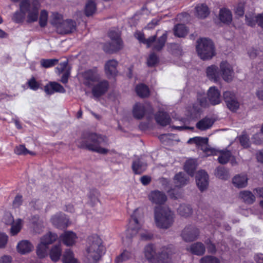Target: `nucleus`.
<instances>
[{"label":"nucleus","mask_w":263,"mask_h":263,"mask_svg":"<svg viewBox=\"0 0 263 263\" xmlns=\"http://www.w3.org/2000/svg\"><path fill=\"white\" fill-rule=\"evenodd\" d=\"M145 110V107L143 104L137 103L133 107V116L137 119H141L144 117Z\"/></svg>","instance_id":"obj_30"},{"label":"nucleus","mask_w":263,"mask_h":263,"mask_svg":"<svg viewBox=\"0 0 263 263\" xmlns=\"http://www.w3.org/2000/svg\"><path fill=\"white\" fill-rule=\"evenodd\" d=\"M148 199L154 204L161 205L166 202L167 197L163 192L155 190L149 194Z\"/></svg>","instance_id":"obj_17"},{"label":"nucleus","mask_w":263,"mask_h":263,"mask_svg":"<svg viewBox=\"0 0 263 263\" xmlns=\"http://www.w3.org/2000/svg\"><path fill=\"white\" fill-rule=\"evenodd\" d=\"M199 235V230L193 226L185 227L182 231L181 237L186 242H190L195 240Z\"/></svg>","instance_id":"obj_15"},{"label":"nucleus","mask_w":263,"mask_h":263,"mask_svg":"<svg viewBox=\"0 0 263 263\" xmlns=\"http://www.w3.org/2000/svg\"><path fill=\"white\" fill-rule=\"evenodd\" d=\"M59 60L56 59H44L41 60L40 63L42 67L47 68L54 66L58 63Z\"/></svg>","instance_id":"obj_52"},{"label":"nucleus","mask_w":263,"mask_h":263,"mask_svg":"<svg viewBox=\"0 0 263 263\" xmlns=\"http://www.w3.org/2000/svg\"><path fill=\"white\" fill-rule=\"evenodd\" d=\"M83 77L85 79V84L89 86L92 85L93 83L98 81L100 79V76L96 69L85 71Z\"/></svg>","instance_id":"obj_19"},{"label":"nucleus","mask_w":263,"mask_h":263,"mask_svg":"<svg viewBox=\"0 0 263 263\" xmlns=\"http://www.w3.org/2000/svg\"><path fill=\"white\" fill-rule=\"evenodd\" d=\"M54 92H58L61 93L65 92V90L64 87L60 84L56 82H51Z\"/></svg>","instance_id":"obj_63"},{"label":"nucleus","mask_w":263,"mask_h":263,"mask_svg":"<svg viewBox=\"0 0 263 263\" xmlns=\"http://www.w3.org/2000/svg\"><path fill=\"white\" fill-rule=\"evenodd\" d=\"M207 95L211 104L215 105L220 103V92L216 87H210L208 91Z\"/></svg>","instance_id":"obj_20"},{"label":"nucleus","mask_w":263,"mask_h":263,"mask_svg":"<svg viewBox=\"0 0 263 263\" xmlns=\"http://www.w3.org/2000/svg\"><path fill=\"white\" fill-rule=\"evenodd\" d=\"M196 161L195 159H191L187 160L184 165V170L187 174L193 176L194 171L196 168Z\"/></svg>","instance_id":"obj_43"},{"label":"nucleus","mask_w":263,"mask_h":263,"mask_svg":"<svg viewBox=\"0 0 263 263\" xmlns=\"http://www.w3.org/2000/svg\"><path fill=\"white\" fill-rule=\"evenodd\" d=\"M68 65L67 61H65L63 62H61L58 66L57 67V70L58 71L59 73H60L63 72H66L67 70Z\"/></svg>","instance_id":"obj_61"},{"label":"nucleus","mask_w":263,"mask_h":263,"mask_svg":"<svg viewBox=\"0 0 263 263\" xmlns=\"http://www.w3.org/2000/svg\"><path fill=\"white\" fill-rule=\"evenodd\" d=\"M4 222L6 224L10 225L14 221V218L10 213H6L3 218Z\"/></svg>","instance_id":"obj_59"},{"label":"nucleus","mask_w":263,"mask_h":263,"mask_svg":"<svg viewBox=\"0 0 263 263\" xmlns=\"http://www.w3.org/2000/svg\"><path fill=\"white\" fill-rule=\"evenodd\" d=\"M196 49L199 56L203 60L210 59L215 55L213 43L209 39L204 38L199 40Z\"/></svg>","instance_id":"obj_7"},{"label":"nucleus","mask_w":263,"mask_h":263,"mask_svg":"<svg viewBox=\"0 0 263 263\" xmlns=\"http://www.w3.org/2000/svg\"><path fill=\"white\" fill-rule=\"evenodd\" d=\"M199 262L200 263H220V260L215 256L206 255L200 258Z\"/></svg>","instance_id":"obj_53"},{"label":"nucleus","mask_w":263,"mask_h":263,"mask_svg":"<svg viewBox=\"0 0 263 263\" xmlns=\"http://www.w3.org/2000/svg\"><path fill=\"white\" fill-rule=\"evenodd\" d=\"M220 76L226 82H230L232 80L234 72L232 66L227 61H222L220 65Z\"/></svg>","instance_id":"obj_12"},{"label":"nucleus","mask_w":263,"mask_h":263,"mask_svg":"<svg viewBox=\"0 0 263 263\" xmlns=\"http://www.w3.org/2000/svg\"><path fill=\"white\" fill-rule=\"evenodd\" d=\"M146 163L141 158H138L133 161L132 169L136 174H140L146 170Z\"/></svg>","instance_id":"obj_26"},{"label":"nucleus","mask_w":263,"mask_h":263,"mask_svg":"<svg viewBox=\"0 0 263 263\" xmlns=\"http://www.w3.org/2000/svg\"><path fill=\"white\" fill-rule=\"evenodd\" d=\"M175 215L167 206H156L154 210V219L157 227L167 229L174 221Z\"/></svg>","instance_id":"obj_4"},{"label":"nucleus","mask_w":263,"mask_h":263,"mask_svg":"<svg viewBox=\"0 0 263 263\" xmlns=\"http://www.w3.org/2000/svg\"><path fill=\"white\" fill-rule=\"evenodd\" d=\"M63 263H79L77 260L74 258L73 252L70 249H67L63 257Z\"/></svg>","instance_id":"obj_47"},{"label":"nucleus","mask_w":263,"mask_h":263,"mask_svg":"<svg viewBox=\"0 0 263 263\" xmlns=\"http://www.w3.org/2000/svg\"><path fill=\"white\" fill-rule=\"evenodd\" d=\"M239 142L244 148H247L249 146L250 141L249 138L246 135H243L239 138Z\"/></svg>","instance_id":"obj_56"},{"label":"nucleus","mask_w":263,"mask_h":263,"mask_svg":"<svg viewBox=\"0 0 263 263\" xmlns=\"http://www.w3.org/2000/svg\"><path fill=\"white\" fill-rule=\"evenodd\" d=\"M206 73L208 78L214 82H217L220 79V73L217 66L213 65L209 66Z\"/></svg>","instance_id":"obj_23"},{"label":"nucleus","mask_w":263,"mask_h":263,"mask_svg":"<svg viewBox=\"0 0 263 263\" xmlns=\"http://www.w3.org/2000/svg\"><path fill=\"white\" fill-rule=\"evenodd\" d=\"M223 97L228 107L232 111L236 110L239 107V103L237 101L233 92L226 91L223 92Z\"/></svg>","instance_id":"obj_14"},{"label":"nucleus","mask_w":263,"mask_h":263,"mask_svg":"<svg viewBox=\"0 0 263 263\" xmlns=\"http://www.w3.org/2000/svg\"><path fill=\"white\" fill-rule=\"evenodd\" d=\"M8 236L4 233L0 232V248H4L8 241Z\"/></svg>","instance_id":"obj_60"},{"label":"nucleus","mask_w":263,"mask_h":263,"mask_svg":"<svg viewBox=\"0 0 263 263\" xmlns=\"http://www.w3.org/2000/svg\"><path fill=\"white\" fill-rule=\"evenodd\" d=\"M80 146L100 154L105 155L109 150L105 147L108 145L106 137L96 133H90L87 137L82 139Z\"/></svg>","instance_id":"obj_2"},{"label":"nucleus","mask_w":263,"mask_h":263,"mask_svg":"<svg viewBox=\"0 0 263 263\" xmlns=\"http://www.w3.org/2000/svg\"><path fill=\"white\" fill-rule=\"evenodd\" d=\"M135 37L140 42L145 44L147 45V47H150L152 43L155 41V39L156 37V35H153L149 37L147 39L144 38L143 33L141 32H137L135 34Z\"/></svg>","instance_id":"obj_34"},{"label":"nucleus","mask_w":263,"mask_h":263,"mask_svg":"<svg viewBox=\"0 0 263 263\" xmlns=\"http://www.w3.org/2000/svg\"><path fill=\"white\" fill-rule=\"evenodd\" d=\"M232 182L234 186L238 188H242L248 184V177L245 174L237 175L233 178Z\"/></svg>","instance_id":"obj_27"},{"label":"nucleus","mask_w":263,"mask_h":263,"mask_svg":"<svg viewBox=\"0 0 263 263\" xmlns=\"http://www.w3.org/2000/svg\"><path fill=\"white\" fill-rule=\"evenodd\" d=\"M136 91L137 95L141 98L146 97L149 95V89L148 87L142 84L137 86Z\"/></svg>","instance_id":"obj_49"},{"label":"nucleus","mask_w":263,"mask_h":263,"mask_svg":"<svg viewBox=\"0 0 263 263\" xmlns=\"http://www.w3.org/2000/svg\"><path fill=\"white\" fill-rule=\"evenodd\" d=\"M52 23L57 24L61 23L62 17L61 14L55 13L52 14Z\"/></svg>","instance_id":"obj_64"},{"label":"nucleus","mask_w":263,"mask_h":263,"mask_svg":"<svg viewBox=\"0 0 263 263\" xmlns=\"http://www.w3.org/2000/svg\"><path fill=\"white\" fill-rule=\"evenodd\" d=\"M132 257V253L127 250L123 251L116 258L117 263L125 262Z\"/></svg>","instance_id":"obj_51"},{"label":"nucleus","mask_w":263,"mask_h":263,"mask_svg":"<svg viewBox=\"0 0 263 263\" xmlns=\"http://www.w3.org/2000/svg\"><path fill=\"white\" fill-rule=\"evenodd\" d=\"M48 19V13L45 10H42L41 12L39 23L41 27H44L46 25Z\"/></svg>","instance_id":"obj_54"},{"label":"nucleus","mask_w":263,"mask_h":263,"mask_svg":"<svg viewBox=\"0 0 263 263\" xmlns=\"http://www.w3.org/2000/svg\"><path fill=\"white\" fill-rule=\"evenodd\" d=\"M136 213L137 210L131 216L128 228L125 232L126 238L129 239L139 234L142 240H148L151 239L153 236L152 233L142 228L141 223L138 221L136 216Z\"/></svg>","instance_id":"obj_5"},{"label":"nucleus","mask_w":263,"mask_h":263,"mask_svg":"<svg viewBox=\"0 0 263 263\" xmlns=\"http://www.w3.org/2000/svg\"><path fill=\"white\" fill-rule=\"evenodd\" d=\"M258 17L257 15H246V23L247 24L250 26H254L257 23L256 21V18Z\"/></svg>","instance_id":"obj_58"},{"label":"nucleus","mask_w":263,"mask_h":263,"mask_svg":"<svg viewBox=\"0 0 263 263\" xmlns=\"http://www.w3.org/2000/svg\"><path fill=\"white\" fill-rule=\"evenodd\" d=\"M96 11V4L92 1H88L86 4L85 13L89 16L93 15Z\"/></svg>","instance_id":"obj_48"},{"label":"nucleus","mask_w":263,"mask_h":263,"mask_svg":"<svg viewBox=\"0 0 263 263\" xmlns=\"http://www.w3.org/2000/svg\"><path fill=\"white\" fill-rule=\"evenodd\" d=\"M16 248L20 253L25 254L30 253L33 250V246L28 240H23L18 243Z\"/></svg>","instance_id":"obj_24"},{"label":"nucleus","mask_w":263,"mask_h":263,"mask_svg":"<svg viewBox=\"0 0 263 263\" xmlns=\"http://www.w3.org/2000/svg\"><path fill=\"white\" fill-rule=\"evenodd\" d=\"M219 153L218 161L222 164L227 163L232 156L231 152L227 149L219 151Z\"/></svg>","instance_id":"obj_35"},{"label":"nucleus","mask_w":263,"mask_h":263,"mask_svg":"<svg viewBox=\"0 0 263 263\" xmlns=\"http://www.w3.org/2000/svg\"><path fill=\"white\" fill-rule=\"evenodd\" d=\"M48 250L49 246L40 242L36 248V254L40 258H45L48 255Z\"/></svg>","instance_id":"obj_44"},{"label":"nucleus","mask_w":263,"mask_h":263,"mask_svg":"<svg viewBox=\"0 0 263 263\" xmlns=\"http://www.w3.org/2000/svg\"><path fill=\"white\" fill-rule=\"evenodd\" d=\"M118 62L115 60L108 61L105 65V73L108 77H115L116 76L118 71L117 67Z\"/></svg>","instance_id":"obj_22"},{"label":"nucleus","mask_w":263,"mask_h":263,"mask_svg":"<svg viewBox=\"0 0 263 263\" xmlns=\"http://www.w3.org/2000/svg\"><path fill=\"white\" fill-rule=\"evenodd\" d=\"M170 252L165 247L158 248L152 244L146 246L144 249L145 257L151 263H171Z\"/></svg>","instance_id":"obj_3"},{"label":"nucleus","mask_w":263,"mask_h":263,"mask_svg":"<svg viewBox=\"0 0 263 263\" xmlns=\"http://www.w3.org/2000/svg\"><path fill=\"white\" fill-rule=\"evenodd\" d=\"M187 250L196 255H202L205 251V247L203 243L197 242L192 244L186 248Z\"/></svg>","instance_id":"obj_25"},{"label":"nucleus","mask_w":263,"mask_h":263,"mask_svg":"<svg viewBox=\"0 0 263 263\" xmlns=\"http://www.w3.org/2000/svg\"><path fill=\"white\" fill-rule=\"evenodd\" d=\"M62 249L61 245H56L53 246L49 253L50 257L53 261H57L61 255Z\"/></svg>","instance_id":"obj_33"},{"label":"nucleus","mask_w":263,"mask_h":263,"mask_svg":"<svg viewBox=\"0 0 263 263\" xmlns=\"http://www.w3.org/2000/svg\"><path fill=\"white\" fill-rule=\"evenodd\" d=\"M188 181V180L185 176V175L182 173H179L177 174L174 177V182L176 186L181 187L185 185Z\"/></svg>","instance_id":"obj_41"},{"label":"nucleus","mask_w":263,"mask_h":263,"mask_svg":"<svg viewBox=\"0 0 263 263\" xmlns=\"http://www.w3.org/2000/svg\"><path fill=\"white\" fill-rule=\"evenodd\" d=\"M208 105V101L205 95L198 94L197 103L194 104L192 108L188 110L187 116L190 119L197 118L201 111V107H205Z\"/></svg>","instance_id":"obj_10"},{"label":"nucleus","mask_w":263,"mask_h":263,"mask_svg":"<svg viewBox=\"0 0 263 263\" xmlns=\"http://www.w3.org/2000/svg\"><path fill=\"white\" fill-rule=\"evenodd\" d=\"M60 238L66 246H71L75 244L78 237L75 233L66 231L60 236Z\"/></svg>","instance_id":"obj_21"},{"label":"nucleus","mask_w":263,"mask_h":263,"mask_svg":"<svg viewBox=\"0 0 263 263\" xmlns=\"http://www.w3.org/2000/svg\"><path fill=\"white\" fill-rule=\"evenodd\" d=\"M195 9L196 15L199 18H205L209 14L208 7L204 4L197 5Z\"/></svg>","instance_id":"obj_37"},{"label":"nucleus","mask_w":263,"mask_h":263,"mask_svg":"<svg viewBox=\"0 0 263 263\" xmlns=\"http://www.w3.org/2000/svg\"><path fill=\"white\" fill-rule=\"evenodd\" d=\"M108 87L109 84L107 81H101L93 87L92 93L95 98H99L107 92Z\"/></svg>","instance_id":"obj_18"},{"label":"nucleus","mask_w":263,"mask_h":263,"mask_svg":"<svg viewBox=\"0 0 263 263\" xmlns=\"http://www.w3.org/2000/svg\"><path fill=\"white\" fill-rule=\"evenodd\" d=\"M155 119L158 124L163 126L169 124L171 122L170 116L163 111H159L156 114Z\"/></svg>","instance_id":"obj_28"},{"label":"nucleus","mask_w":263,"mask_h":263,"mask_svg":"<svg viewBox=\"0 0 263 263\" xmlns=\"http://www.w3.org/2000/svg\"><path fill=\"white\" fill-rule=\"evenodd\" d=\"M27 84L29 88L33 90H37L40 87L39 83L34 77L31 78L28 81Z\"/></svg>","instance_id":"obj_55"},{"label":"nucleus","mask_w":263,"mask_h":263,"mask_svg":"<svg viewBox=\"0 0 263 263\" xmlns=\"http://www.w3.org/2000/svg\"><path fill=\"white\" fill-rule=\"evenodd\" d=\"M14 153L18 155H26L29 154L30 155H35V153L28 150L24 145H20L15 147Z\"/></svg>","instance_id":"obj_50"},{"label":"nucleus","mask_w":263,"mask_h":263,"mask_svg":"<svg viewBox=\"0 0 263 263\" xmlns=\"http://www.w3.org/2000/svg\"><path fill=\"white\" fill-rule=\"evenodd\" d=\"M110 42L105 43L103 46V50L106 53H113L120 50L122 47V42L120 34L118 31L111 30L108 33Z\"/></svg>","instance_id":"obj_8"},{"label":"nucleus","mask_w":263,"mask_h":263,"mask_svg":"<svg viewBox=\"0 0 263 263\" xmlns=\"http://www.w3.org/2000/svg\"><path fill=\"white\" fill-rule=\"evenodd\" d=\"M62 27L65 33H70L76 30V23L72 20H67L63 22Z\"/></svg>","instance_id":"obj_46"},{"label":"nucleus","mask_w":263,"mask_h":263,"mask_svg":"<svg viewBox=\"0 0 263 263\" xmlns=\"http://www.w3.org/2000/svg\"><path fill=\"white\" fill-rule=\"evenodd\" d=\"M40 4L38 0H22L20 4V11H16L12 17L13 22L20 23L27 16V22L32 23L37 20Z\"/></svg>","instance_id":"obj_1"},{"label":"nucleus","mask_w":263,"mask_h":263,"mask_svg":"<svg viewBox=\"0 0 263 263\" xmlns=\"http://www.w3.org/2000/svg\"><path fill=\"white\" fill-rule=\"evenodd\" d=\"M10 225L11 226L10 231L11 235L12 236L16 235L21 231L23 225V220L20 218L17 219Z\"/></svg>","instance_id":"obj_39"},{"label":"nucleus","mask_w":263,"mask_h":263,"mask_svg":"<svg viewBox=\"0 0 263 263\" xmlns=\"http://www.w3.org/2000/svg\"><path fill=\"white\" fill-rule=\"evenodd\" d=\"M177 212L181 216L187 217L193 213L192 208L188 204H181L177 209Z\"/></svg>","instance_id":"obj_40"},{"label":"nucleus","mask_w":263,"mask_h":263,"mask_svg":"<svg viewBox=\"0 0 263 263\" xmlns=\"http://www.w3.org/2000/svg\"><path fill=\"white\" fill-rule=\"evenodd\" d=\"M196 181L201 191L206 189L209 185V176L206 172L203 170L198 171L196 176Z\"/></svg>","instance_id":"obj_16"},{"label":"nucleus","mask_w":263,"mask_h":263,"mask_svg":"<svg viewBox=\"0 0 263 263\" xmlns=\"http://www.w3.org/2000/svg\"><path fill=\"white\" fill-rule=\"evenodd\" d=\"M208 139L207 138H203L200 137H195L190 138L188 141V143H195L197 145L201 146L202 149L206 156L210 155H217L216 151L213 148H209L207 145Z\"/></svg>","instance_id":"obj_11"},{"label":"nucleus","mask_w":263,"mask_h":263,"mask_svg":"<svg viewBox=\"0 0 263 263\" xmlns=\"http://www.w3.org/2000/svg\"><path fill=\"white\" fill-rule=\"evenodd\" d=\"M103 250L102 240L99 236L95 235L89 237L86 254L88 263H96L100 258Z\"/></svg>","instance_id":"obj_6"},{"label":"nucleus","mask_w":263,"mask_h":263,"mask_svg":"<svg viewBox=\"0 0 263 263\" xmlns=\"http://www.w3.org/2000/svg\"><path fill=\"white\" fill-rule=\"evenodd\" d=\"M174 32L175 35L179 37H182L187 34L188 30L184 25L178 24L174 27Z\"/></svg>","instance_id":"obj_45"},{"label":"nucleus","mask_w":263,"mask_h":263,"mask_svg":"<svg viewBox=\"0 0 263 263\" xmlns=\"http://www.w3.org/2000/svg\"><path fill=\"white\" fill-rule=\"evenodd\" d=\"M239 197L243 200V201L248 204L253 203L255 200V197L254 195L248 191H243L240 192Z\"/></svg>","instance_id":"obj_38"},{"label":"nucleus","mask_w":263,"mask_h":263,"mask_svg":"<svg viewBox=\"0 0 263 263\" xmlns=\"http://www.w3.org/2000/svg\"><path fill=\"white\" fill-rule=\"evenodd\" d=\"M167 38L166 33H163L157 40L156 38L155 41L152 43L151 46L155 50L159 51L162 49L165 45Z\"/></svg>","instance_id":"obj_32"},{"label":"nucleus","mask_w":263,"mask_h":263,"mask_svg":"<svg viewBox=\"0 0 263 263\" xmlns=\"http://www.w3.org/2000/svg\"><path fill=\"white\" fill-rule=\"evenodd\" d=\"M57 238V234L49 232L40 238V242L49 246V245L53 243Z\"/></svg>","instance_id":"obj_36"},{"label":"nucleus","mask_w":263,"mask_h":263,"mask_svg":"<svg viewBox=\"0 0 263 263\" xmlns=\"http://www.w3.org/2000/svg\"><path fill=\"white\" fill-rule=\"evenodd\" d=\"M214 123V121L210 118H204L199 121L196 125L197 128L200 130H206L210 128Z\"/></svg>","instance_id":"obj_29"},{"label":"nucleus","mask_w":263,"mask_h":263,"mask_svg":"<svg viewBox=\"0 0 263 263\" xmlns=\"http://www.w3.org/2000/svg\"><path fill=\"white\" fill-rule=\"evenodd\" d=\"M50 221L53 225L60 229L66 228L70 223L65 215L62 213H58L53 215Z\"/></svg>","instance_id":"obj_13"},{"label":"nucleus","mask_w":263,"mask_h":263,"mask_svg":"<svg viewBox=\"0 0 263 263\" xmlns=\"http://www.w3.org/2000/svg\"><path fill=\"white\" fill-rule=\"evenodd\" d=\"M22 196L20 195H17L13 200V206L14 208H18L22 204Z\"/></svg>","instance_id":"obj_62"},{"label":"nucleus","mask_w":263,"mask_h":263,"mask_svg":"<svg viewBox=\"0 0 263 263\" xmlns=\"http://www.w3.org/2000/svg\"><path fill=\"white\" fill-rule=\"evenodd\" d=\"M158 59L157 55L155 53H152L149 55L147 59V65L149 66H153L157 63Z\"/></svg>","instance_id":"obj_57"},{"label":"nucleus","mask_w":263,"mask_h":263,"mask_svg":"<svg viewBox=\"0 0 263 263\" xmlns=\"http://www.w3.org/2000/svg\"><path fill=\"white\" fill-rule=\"evenodd\" d=\"M215 175L217 178L222 180H227L230 176L229 170L222 166L216 168L215 171Z\"/></svg>","instance_id":"obj_42"},{"label":"nucleus","mask_w":263,"mask_h":263,"mask_svg":"<svg viewBox=\"0 0 263 263\" xmlns=\"http://www.w3.org/2000/svg\"><path fill=\"white\" fill-rule=\"evenodd\" d=\"M219 17L223 23L229 24L232 20V13L230 10L226 8H222L220 10Z\"/></svg>","instance_id":"obj_31"},{"label":"nucleus","mask_w":263,"mask_h":263,"mask_svg":"<svg viewBox=\"0 0 263 263\" xmlns=\"http://www.w3.org/2000/svg\"><path fill=\"white\" fill-rule=\"evenodd\" d=\"M208 105V101L205 95L198 94L197 103L194 104L192 108L188 110L187 116L190 119L197 118L201 111V107H205Z\"/></svg>","instance_id":"obj_9"}]
</instances>
